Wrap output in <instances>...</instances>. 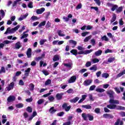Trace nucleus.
<instances>
[{
    "mask_svg": "<svg viewBox=\"0 0 125 125\" xmlns=\"http://www.w3.org/2000/svg\"><path fill=\"white\" fill-rule=\"evenodd\" d=\"M92 61L94 64H95V63H98L99 62V60L98 59H94Z\"/></svg>",
    "mask_w": 125,
    "mask_h": 125,
    "instance_id": "obj_46",
    "label": "nucleus"
},
{
    "mask_svg": "<svg viewBox=\"0 0 125 125\" xmlns=\"http://www.w3.org/2000/svg\"><path fill=\"white\" fill-rule=\"evenodd\" d=\"M71 105L68 106V104L67 103H64L62 105V109H64L65 112H69V111H70V109H71Z\"/></svg>",
    "mask_w": 125,
    "mask_h": 125,
    "instance_id": "obj_5",
    "label": "nucleus"
},
{
    "mask_svg": "<svg viewBox=\"0 0 125 125\" xmlns=\"http://www.w3.org/2000/svg\"><path fill=\"white\" fill-rule=\"evenodd\" d=\"M7 100V102L9 103H10V102H13V101H15V97L14 96H10L8 97Z\"/></svg>",
    "mask_w": 125,
    "mask_h": 125,
    "instance_id": "obj_11",
    "label": "nucleus"
},
{
    "mask_svg": "<svg viewBox=\"0 0 125 125\" xmlns=\"http://www.w3.org/2000/svg\"><path fill=\"white\" fill-rule=\"evenodd\" d=\"M102 54V50H99L95 52V55L96 56H100Z\"/></svg>",
    "mask_w": 125,
    "mask_h": 125,
    "instance_id": "obj_19",
    "label": "nucleus"
},
{
    "mask_svg": "<svg viewBox=\"0 0 125 125\" xmlns=\"http://www.w3.org/2000/svg\"><path fill=\"white\" fill-rule=\"evenodd\" d=\"M20 28V25H19L12 29L10 27H8L6 31L4 33V35H6L7 34H13V33H15V32H16V31H17V30H18V29Z\"/></svg>",
    "mask_w": 125,
    "mask_h": 125,
    "instance_id": "obj_2",
    "label": "nucleus"
},
{
    "mask_svg": "<svg viewBox=\"0 0 125 125\" xmlns=\"http://www.w3.org/2000/svg\"><path fill=\"white\" fill-rule=\"evenodd\" d=\"M26 55L28 58H31L32 57V49L31 48H29L26 52Z\"/></svg>",
    "mask_w": 125,
    "mask_h": 125,
    "instance_id": "obj_14",
    "label": "nucleus"
},
{
    "mask_svg": "<svg viewBox=\"0 0 125 125\" xmlns=\"http://www.w3.org/2000/svg\"><path fill=\"white\" fill-rule=\"evenodd\" d=\"M82 8V3H79L77 6H76V9H81Z\"/></svg>",
    "mask_w": 125,
    "mask_h": 125,
    "instance_id": "obj_62",
    "label": "nucleus"
},
{
    "mask_svg": "<svg viewBox=\"0 0 125 125\" xmlns=\"http://www.w3.org/2000/svg\"><path fill=\"white\" fill-rule=\"evenodd\" d=\"M23 36H21V39H24V38H27V37H28V36H29V35L28 34H26V33H23Z\"/></svg>",
    "mask_w": 125,
    "mask_h": 125,
    "instance_id": "obj_54",
    "label": "nucleus"
},
{
    "mask_svg": "<svg viewBox=\"0 0 125 125\" xmlns=\"http://www.w3.org/2000/svg\"><path fill=\"white\" fill-rule=\"evenodd\" d=\"M82 117L84 121H87V118H88L89 121H93V116L91 115L90 114H85L83 113L82 114Z\"/></svg>",
    "mask_w": 125,
    "mask_h": 125,
    "instance_id": "obj_4",
    "label": "nucleus"
},
{
    "mask_svg": "<svg viewBox=\"0 0 125 125\" xmlns=\"http://www.w3.org/2000/svg\"><path fill=\"white\" fill-rule=\"evenodd\" d=\"M5 68H4L3 66H2L1 67V69L0 70V74H1L2 73H5Z\"/></svg>",
    "mask_w": 125,
    "mask_h": 125,
    "instance_id": "obj_42",
    "label": "nucleus"
},
{
    "mask_svg": "<svg viewBox=\"0 0 125 125\" xmlns=\"http://www.w3.org/2000/svg\"><path fill=\"white\" fill-rule=\"evenodd\" d=\"M56 97L57 100H61V99H62V94H57L56 95Z\"/></svg>",
    "mask_w": 125,
    "mask_h": 125,
    "instance_id": "obj_25",
    "label": "nucleus"
},
{
    "mask_svg": "<svg viewBox=\"0 0 125 125\" xmlns=\"http://www.w3.org/2000/svg\"><path fill=\"white\" fill-rule=\"evenodd\" d=\"M51 83V80L48 79L45 82V85H49Z\"/></svg>",
    "mask_w": 125,
    "mask_h": 125,
    "instance_id": "obj_40",
    "label": "nucleus"
},
{
    "mask_svg": "<svg viewBox=\"0 0 125 125\" xmlns=\"http://www.w3.org/2000/svg\"><path fill=\"white\" fill-rule=\"evenodd\" d=\"M13 87H14V82H12L8 85L6 88L7 90L9 91V90H11V89H13Z\"/></svg>",
    "mask_w": 125,
    "mask_h": 125,
    "instance_id": "obj_10",
    "label": "nucleus"
},
{
    "mask_svg": "<svg viewBox=\"0 0 125 125\" xmlns=\"http://www.w3.org/2000/svg\"><path fill=\"white\" fill-rule=\"evenodd\" d=\"M86 71H87L86 69L83 68L79 71V73H81V74H83V73H84V72H86Z\"/></svg>",
    "mask_w": 125,
    "mask_h": 125,
    "instance_id": "obj_50",
    "label": "nucleus"
},
{
    "mask_svg": "<svg viewBox=\"0 0 125 125\" xmlns=\"http://www.w3.org/2000/svg\"><path fill=\"white\" fill-rule=\"evenodd\" d=\"M46 42V40L45 39L41 40L40 42V43L41 45H43L44 44V42Z\"/></svg>",
    "mask_w": 125,
    "mask_h": 125,
    "instance_id": "obj_44",
    "label": "nucleus"
},
{
    "mask_svg": "<svg viewBox=\"0 0 125 125\" xmlns=\"http://www.w3.org/2000/svg\"><path fill=\"white\" fill-rule=\"evenodd\" d=\"M80 99V98L79 97H76L75 98L70 100L69 102L71 103H76V102H78V101Z\"/></svg>",
    "mask_w": 125,
    "mask_h": 125,
    "instance_id": "obj_16",
    "label": "nucleus"
},
{
    "mask_svg": "<svg viewBox=\"0 0 125 125\" xmlns=\"http://www.w3.org/2000/svg\"><path fill=\"white\" fill-rule=\"evenodd\" d=\"M85 66L87 67H90V66H91V62H87L85 64Z\"/></svg>",
    "mask_w": 125,
    "mask_h": 125,
    "instance_id": "obj_53",
    "label": "nucleus"
},
{
    "mask_svg": "<svg viewBox=\"0 0 125 125\" xmlns=\"http://www.w3.org/2000/svg\"><path fill=\"white\" fill-rule=\"evenodd\" d=\"M101 40L102 41H105V42L109 41V39L105 35L101 38Z\"/></svg>",
    "mask_w": 125,
    "mask_h": 125,
    "instance_id": "obj_37",
    "label": "nucleus"
},
{
    "mask_svg": "<svg viewBox=\"0 0 125 125\" xmlns=\"http://www.w3.org/2000/svg\"><path fill=\"white\" fill-rule=\"evenodd\" d=\"M124 75H125V70H124L122 72L119 73L116 76V78H121L122 76H124Z\"/></svg>",
    "mask_w": 125,
    "mask_h": 125,
    "instance_id": "obj_18",
    "label": "nucleus"
},
{
    "mask_svg": "<svg viewBox=\"0 0 125 125\" xmlns=\"http://www.w3.org/2000/svg\"><path fill=\"white\" fill-rule=\"evenodd\" d=\"M102 78H104V79H107L109 78V74L104 73L102 74Z\"/></svg>",
    "mask_w": 125,
    "mask_h": 125,
    "instance_id": "obj_32",
    "label": "nucleus"
},
{
    "mask_svg": "<svg viewBox=\"0 0 125 125\" xmlns=\"http://www.w3.org/2000/svg\"><path fill=\"white\" fill-rule=\"evenodd\" d=\"M51 27V23L49 22V21H47L45 25V27L46 28V29H48V28H50Z\"/></svg>",
    "mask_w": 125,
    "mask_h": 125,
    "instance_id": "obj_38",
    "label": "nucleus"
},
{
    "mask_svg": "<svg viewBox=\"0 0 125 125\" xmlns=\"http://www.w3.org/2000/svg\"><path fill=\"white\" fill-rule=\"evenodd\" d=\"M92 38V36L91 35H90L87 37H85L83 41L84 42H88V41L90 40V39H91Z\"/></svg>",
    "mask_w": 125,
    "mask_h": 125,
    "instance_id": "obj_24",
    "label": "nucleus"
},
{
    "mask_svg": "<svg viewBox=\"0 0 125 125\" xmlns=\"http://www.w3.org/2000/svg\"><path fill=\"white\" fill-rule=\"evenodd\" d=\"M46 23V21H43L41 22V23L38 25V26L39 27V28H41V27H42V26H45Z\"/></svg>",
    "mask_w": 125,
    "mask_h": 125,
    "instance_id": "obj_33",
    "label": "nucleus"
},
{
    "mask_svg": "<svg viewBox=\"0 0 125 125\" xmlns=\"http://www.w3.org/2000/svg\"><path fill=\"white\" fill-rule=\"evenodd\" d=\"M92 83V80H86L84 81L83 84L85 86H88V85H90L91 83Z\"/></svg>",
    "mask_w": 125,
    "mask_h": 125,
    "instance_id": "obj_6",
    "label": "nucleus"
},
{
    "mask_svg": "<svg viewBox=\"0 0 125 125\" xmlns=\"http://www.w3.org/2000/svg\"><path fill=\"white\" fill-rule=\"evenodd\" d=\"M114 94L115 93L114 91L112 90H109L107 92V94L110 98V99L109 101L110 104H108L106 106L107 108H108V109H110L111 110H114V109L120 110H125V107L120 105H117L120 104V102L119 100H115L113 99Z\"/></svg>",
    "mask_w": 125,
    "mask_h": 125,
    "instance_id": "obj_1",
    "label": "nucleus"
},
{
    "mask_svg": "<svg viewBox=\"0 0 125 125\" xmlns=\"http://www.w3.org/2000/svg\"><path fill=\"white\" fill-rule=\"evenodd\" d=\"M28 7L29 8H33V3L32 2H30L28 4Z\"/></svg>",
    "mask_w": 125,
    "mask_h": 125,
    "instance_id": "obj_59",
    "label": "nucleus"
},
{
    "mask_svg": "<svg viewBox=\"0 0 125 125\" xmlns=\"http://www.w3.org/2000/svg\"><path fill=\"white\" fill-rule=\"evenodd\" d=\"M58 34L59 37H65V34L63 33V31H62V30H58Z\"/></svg>",
    "mask_w": 125,
    "mask_h": 125,
    "instance_id": "obj_27",
    "label": "nucleus"
},
{
    "mask_svg": "<svg viewBox=\"0 0 125 125\" xmlns=\"http://www.w3.org/2000/svg\"><path fill=\"white\" fill-rule=\"evenodd\" d=\"M34 88H35V85H34V84H33V83H30L29 84L30 90H31V91H33V90H34Z\"/></svg>",
    "mask_w": 125,
    "mask_h": 125,
    "instance_id": "obj_34",
    "label": "nucleus"
},
{
    "mask_svg": "<svg viewBox=\"0 0 125 125\" xmlns=\"http://www.w3.org/2000/svg\"><path fill=\"white\" fill-rule=\"evenodd\" d=\"M43 102H44V99H40L38 101L37 103L39 105H41V104H42Z\"/></svg>",
    "mask_w": 125,
    "mask_h": 125,
    "instance_id": "obj_41",
    "label": "nucleus"
},
{
    "mask_svg": "<svg viewBox=\"0 0 125 125\" xmlns=\"http://www.w3.org/2000/svg\"><path fill=\"white\" fill-rule=\"evenodd\" d=\"M20 47H21V43L20 42H18L15 44V48H16L17 49H19Z\"/></svg>",
    "mask_w": 125,
    "mask_h": 125,
    "instance_id": "obj_23",
    "label": "nucleus"
},
{
    "mask_svg": "<svg viewBox=\"0 0 125 125\" xmlns=\"http://www.w3.org/2000/svg\"><path fill=\"white\" fill-rule=\"evenodd\" d=\"M31 20H32V21H35V20H38V17L35 16H33L31 18Z\"/></svg>",
    "mask_w": 125,
    "mask_h": 125,
    "instance_id": "obj_51",
    "label": "nucleus"
},
{
    "mask_svg": "<svg viewBox=\"0 0 125 125\" xmlns=\"http://www.w3.org/2000/svg\"><path fill=\"white\" fill-rule=\"evenodd\" d=\"M103 118H104V119H113L114 118V116L110 114H107L105 113L103 114Z\"/></svg>",
    "mask_w": 125,
    "mask_h": 125,
    "instance_id": "obj_8",
    "label": "nucleus"
},
{
    "mask_svg": "<svg viewBox=\"0 0 125 125\" xmlns=\"http://www.w3.org/2000/svg\"><path fill=\"white\" fill-rule=\"evenodd\" d=\"M71 121H68L63 124V125H70Z\"/></svg>",
    "mask_w": 125,
    "mask_h": 125,
    "instance_id": "obj_64",
    "label": "nucleus"
},
{
    "mask_svg": "<svg viewBox=\"0 0 125 125\" xmlns=\"http://www.w3.org/2000/svg\"><path fill=\"white\" fill-rule=\"evenodd\" d=\"M107 5H108V6H112V8L111 9L112 11H115V10L117 9V8H118V5H114L110 3H108Z\"/></svg>",
    "mask_w": 125,
    "mask_h": 125,
    "instance_id": "obj_9",
    "label": "nucleus"
},
{
    "mask_svg": "<svg viewBox=\"0 0 125 125\" xmlns=\"http://www.w3.org/2000/svg\"><path fill=\"white\" fill-rule=\"evenodd\" d=\"M95 113H96V114H99V113H100V108H95Z\"/></svg>",
    "mask_w": 125,
    "mask_h": 125,
    "instance_id": "obj_56",
    "label": "nucleus"
},
{
    "mask_svg": "<svg viewBox=\"0 0 125 125\" xmlns=\"http://www.w3.org/2000/svg\"><path fill=\"white\" fill-rule=\"evenodd\" d=\"M29 15V14L26 13L25 15H24L23 16H21L19 19V21H22V20H24V19H26L28 16Z\"/></svg>",
    "mask_w": 125,
    "mask_h": 125,
    "instance_id": "obj_15",
    "label": "nucleus"
},
{
    "mask_svg": "<svg viewBox=\"0 0 125 125\" xmlns=\"http://www.w3.org/2000/svg\"><path fill=\"white\" fill-rule=\"evenodd\" d=\"M16 108H23V107H24V104H16Z\"/></svg>",
    "mask_w": 125,
    "mask_h": 125,
    "instance_id": "obj_36",
    "label": "nucleus"
},
{
    "mask_svg": "<svg viewBox=\"0 0 125 125\" xmlns=\"http://www.w3.org/2000/svg\"><path fill=\"white\" fill-rule=\"evenodd\" d=\"M107 35L110 39H113V38H114V36H113V35L111 33H107Z\"/></svg>",
    "mask_w": 125,
    "mask_h": 125,
    "instance_id": "obj_55",
    "label": "nucleus"
},
{
    "mask_svg": "<svg viewBox=\"0 0 125 125\" xmlns=\"http://www.w3.org/2000/svg\"><path fill=\"white\" fill-rule=\"evenodd\" d=\"M0 12L1 13L2 18H3V17L5 16V13H4V11H3V10H0Z\"/></svg>",
    "mask_w": 125,
    "mask_h": 125,
    "instance_id": "obj_52",
    "label": "nucleus"
},
{
    "mask_svg": "<svg viewBox=\"0 0 125 125\" xmlns=\"http://www.w3.org/2000/svg\"><path fill=\"white\" fill-rule=\"evenodd\" d=\"M119 24H120L121 26H123V25H124V21H123V19H121L119 20Z\"/></svg>",
    "mask_w": 125,
    "mask_h": 125,
    "instance_id": "obj_60",
    "label": "nucleus"
},
{
    "mask_svg": "<svg viewBox=\"0 0 125 125\" xmlns=\"http://www.w3.org/2000/svg\"><path fill=\"white\" fill-rule=\"evenodd\" d=\"M64 66L66 67L68 70H71L72 69V66H73V63L72 62H70L69 63H63Z\"/></svg>",
    "mask_w": 125,
    "mask_h": 125,
    "instance_id": "obj_12",
    "label": "nucleus"
},
{
    "mask_svg": "<svg viewBox=\"0 0 125 125\" xmlns=\"http://www.w3.org/2000/svg\"><path fill=\"white\" fill-rule=\"evenodd\" d=\"M60 59V56H59V55H56L54 56L53 61L54 62L58 61V60H59Z\"/></svg>",
    "mask_w": 125,
    "mask_h": 125,
    "instance_id": "obj_22",
    "label": "nucleus"
},
{
    "mask_svg": "<svg viewBox=\"0 0 125 125\" xmlns=\"http://www.w3.org/2000/svg\"><path fill=\"white\" fill-rule=\"evenodd\" d=\"M77 80V77L76 76H73L70 77L68 80V83H73L76 82Z\"/></svg>",
    "mask_w": 125,
    "mask_h": 125,
    "instance_id": "obj_7",
    "label": "nucleus"
},
{
    "mask_svg": "<svg viewBox=\"0 0 125 125\" xmlns=\"http://www.w3.org/2000/svg\"><path fill=\"white\" fill-rule=\"evenodd\" d=\"M89 70L95 72V71H97V66H96V64H94L89 68Z\"/></svg>",
    "mask_w": 125,
    "mask_h": 125,
    "instance_id": "obj_17",
    "label": "nucleus"
},
{
    "mask_svg": "<svg viewBox=\"0 0 125 125\" xmlns=\"http://www.w3.org/2000/svg\"><path fill=\"white\" fill-rule=\"evenodd\" d=\"M25 101H26V102H32V101H33V98H30L29 99H26L25 100Z\"/></svg>",
    "mask_w": 125,
    "mask_h": 125,
    "instance_id": "obj_61",
    "label": "nucleus"
},
{
    "mask_svg": "<svg viewBox=\"0 0 125 125\" xmlns=\"http://www.w3.org/2000/svg\"><path fill=\"white\" fill-rule=\"evenodd\" d=\"M62 19L64 20L65 22H68V21H69V20H70V19H69L68 18H67L65 16L62 17Z\"/></svg>",
    "mask_w": 125,
    "mask_h": 125,
    "instance_id": "obj_57",
    "label": "nucleus"
},
{
    "mask_svg": "<svg viewBox=\"0 0 125 125\" xmlns=\"http://www.w3.org/2000/svg\"><path fill=\"white\" fill-rule=\"evenodd\" d=\"M69 43H71L72 44H73L74 45L72 46L73 48L77 45V42L74 41V40H69Z\"/></svg>",
    "mask_w": 125,
    "mask_h": 125,
    "instance_id": "obj_20",
    "label": "nucleus"
},
{
    "mask_svg": "<svg viewBox=\"0 0 125 125\" xmlns=\"http://www.w3.org/2000/svg\"><path fill=\"white\" fill-rule=\"evenodd\" d=\"M20 28V25H19L12 29L10 27H8L6 31L4 33V35H6L7 34H13V33H15V32H16V31H17V30H18V29Z\"/></svg>",
    "mask_w": 125,
    "mask_h": 125,
    "instance_id": "obj_3",
    "label": "nucleus"
},
{
    "mask_svg": "<svg viewBox=\"0 0 125 125\" xmlns=\"http://www.w3.org/2000/svg\"><path fill=\"white\" fill-rule=\"evenodd\" d=\"M123 11V7H119L118 9H116L117 13H121Z\"/></svg>",
    "mask_w": 125,
    "mask_h": 125,
    "instance_id": "obj_35",
    "label": "nucleus"
},
{
    "mask_svg": "<svg viewBox=\"0 0 125 125\" xmlns=\"http://www.w3.org/2000/svg\"><path fill=\"white\" fill-rule=\"evenodd\" d=\"M120 115L121 117H125V112H121L120 113Z\"/></svg>",
    "mask_w": 125,
    "mask_h": 125,
    "instance_id": "obj_63",
    "label": "nucleus"
},
{
    "mask_svg": "<svg viewBox=\"0 0 125 125\" xmlns=\"http://www.w3.org/2000/svg\"><path fill=\"white\" fill-rule=\"evenodd\" d=\"M116 19H117V16L116 15V14H114L112 16V18L111 20V23L115 22V21H116Z\"/></svg>",
    "mask_w": 125,
    "mask_h": 125,
    "instance_id": "obj_28",
    "label": "nucleus"
},
{
    "mask_svg": "<svg viewBox=\"0 0 125 125\" xmlns=\"http://www.w3.org/2000/svg\"><path fill=\"white\" fill-rule=\"evenodd\" d=\"M82 107L84 108V109H87V110L91 109V106H90L89 104L83 105H82Z\"/></svg>",
    "mask_w": 125,
    "mask_h": 125,
    "instance_id": "obj_21",
    "label": "nucleus"
},
{
    "mask_svg": "<svg viewBox=\"0 0 125 125\" xmlns=\"http://www.w3.org/2000/svg\"><path fill=\"white\" fill-rule=\"evenodd\" d=\"M95 87H96V86L95 85H92L90 87L89 90L90 91H92V90H94Z\"/></svg>",
    "mask_w": 125,
    "mask_h": 125,
    "instance_id": "obj_43",
    "label": "nucleus"
},
{
    "mask_svg": "<svg viewBox=\"0 0 125 125\" xmlns=\"http://www.w3.org/2000/svg\"><path fill=\"white\" fill-rule=\"evenodd\" d=\"M98 5H100L101 4V2H100V0H94Z\"/></svg>",
    "mask_w": 125,
    "mask_h": 125,
    "instance_id": "obj_58",
    "label": "nucleus"
},
{
    "mask_svg": "<svg viewBox=\"0 0 125 125\" xmlns=\"http://www.w3.org/2000/svg\"><path fill=\"white\" fill-rule=\"evenodd\" d=\"M96 91H97V92L102 93V92H104V91H105V89H102V88H97L96 89Z\"/></svg>",
    "mask_w": 125,
    "mask_h": 125,
    "instance_id": "obj_31",
    "label": "nucleus"
},
{
    "mask_svg": "<svg viewBox=\"0 0 125 125\" xmlns=\"http://www.w3.org/2000/svg\"><path fill=\"white\" fill-rule=\"evenodd\" d=\"M26 110L29 113H32L33 112V109L30 106L27 107Z\"/></svg>",
    "mask_w": 125,
    "mask_h": 125,
    "instance_id": "obj_48",
    "label": "nucleus"
},
{
    "mask_svg": "<svg viewBox=\"0 0 125 125\" xmlns=\"http://www.w3.org/2000/svg\"><path fill=\"white\" fill-rule=\"evenodd\" d=\"M92 51H93V50L92 49L85 50L84 51V54H88L91 53V52H92Z\"/></svg>",
    "mask_w": 125,
    "mask_h": 125,
    "instance_id": "obj_39",
    "label": "nucleus"
},
{
    "mask_svg": "<svg viewBox=\"0 0 125 125\" xmlns=\"http://www.w3.org/2000/svg\"><path fill=\"white\" fill-rule=\"evenodd\" d=\"M3 42L4 44H9V43H11V42H12L9 41L8 40H5V41H3Z\"/></svg>",
    "mask_w": 125,
    "mask_h": 125,
    "instance_id": "obj_49",
    "label": "nucleus"
},
{
    "mask_svg": "<svg viewBox=\"0 0 125 125\" xmlns=\"http://www.w3.org/2000/svg\"><path fill=\"white\" fill-rule=\"evenodd\" d=\"M95 39H92L91 40V43L93 45V46H94L95 45Z\"/></svg>",
    "mask_w": 125,
    "mask_h": 125,
    "instance_id": "obj_47",
    "label": "nucleus"
},
{
    "mask_svg": "<svg viewBox=\"0 0 125 125\" xmlns=\"http://www.w3.org/2000/svg\"><path fill=\"white\" fill-rule=\"evenodd\" d=\"M45 9L44 8H41L36 10L37 14H42L43 12H44Z\"/></svg>",
    "mask_w": 125,
    "mask_h": 125,
    "instance_id": "obj_13",
    "label": "nucleus"
},
{
    "mask_svg": "<svg viewBox=\"0 0 125 125\" xmlns=\"http://www.w3.org/2000/svg\"><path fill=\"white\" fill-rule=\"evenodd\" d=\"M71 53H72L73 55H75V56H77L78 55V50L76 49H72L70 51Z\"/></svg>",
    "mask_w": 125,
    "mask_h": 125,
    "instance_id": "obj_26",
    "label": "nucleus"
},
{
    "mask_svg": "<svg viewBox=\"0 0 125 125\" xmlns=\"http://www.w3.org/2000/svg\"><path fill=\"white\" fill-rule=\"evenodd\" d=\"M49 112L50 114H54L56 112V109H54V107H52L50 108Z\"/></svg>",
    "mask_w": 125,
    "mask_h": 125,
    "instance_id": "obj_29",
    "label": "nucleus"
},
{
    "mask_svg": "<svg viewBox=\"0 0 125 125\" xmlns=\"http://www.w3.org/2000/svg\"><path fill=\"white\" fill-rule=\"evenodd\" d=\"M48 100L51 102H53V100H54V97L52 96H50L48 97Z\"/></svg>",
    "mask_w": 125,
    "mask_h": 125,
    "instance_id": "obj_45",
    "label": "nucleus"
},
{
    "mask_svg": "<svg viewBox=\"0 0 125 125\" xmlns=\"http://www.w3.org/2000/svg\"><path fill=\"white\" fill-rule=\"evenodd\" d=\"M115 61V58L114 57H110L108 59L107 62L108 63H112Z\"/></svg>",
    "mask_w": 125,
    "mask_h": 125,
    "instance_id": "obj_30",
    "label": "nucleus"
}]
</instances>
